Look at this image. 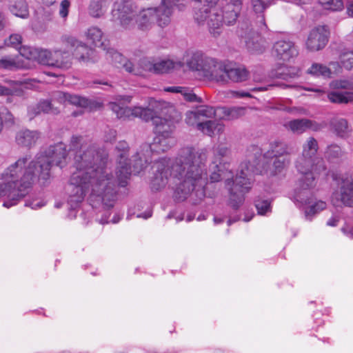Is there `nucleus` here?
Segmentation results:
<instances>
[{"mask_svg": "<svg viewBox=\"0 0 353 353\" xmlns=\"http://www.w3.org/2000/svg\"><path fill=\"white\" fill-rule=\"evenodd\" d=\"M10 10L15 16L23 19L28 17L29 14L25 0H11Z\"/></svg>", "mask_w": 353, "mask_h": 353, "instance_id": "35", "label": "nucleus"}, {"mask_svg": "<svg viewBox=\"0 0 353 353\" xmlns=\"http://www.w3.org/2000/svg\"><path fill=\"white\" fill-rule=\"evenodd\" d=\"M136 8L134 3L129 0H118L113 5L112 20L128 28L134 22L137 12Z\"/></svg>", "mask_w": 353, "mask_h": 353, "instance_id": "14", "label": "nucleus"}, {"mask_svg": "<svg viewBox=\"0 0 353 353\" xmlns=\"http://www.w3.org/2000/svg\"><path fill=\"white\" fill-rule=\"evenodd\" d=\"M37 104L41 112L53 114H57L59 112L58 108L53 107L52 102L49 100H41Z\"/></svg>", "mask_w": 353, "mask_h": 353, "instance_id": "47", "label": "nucleus"}, {"mask_svg": "<svg viewBox=\"0 0 353 353\" xmlns=\"http://www.w3.org/2000/svg\"><path fill=\"white\" fill-rule=\"evenodd\" d=\"M287 144L283 141L275 140L270 143L269 149L263 154V160H269L276 157H284L289 154Z\"/></svg>", "mask_w": 353, "mask_h": 353, "instance_id": "26", "label": "nucleus"}, {"mask_svg": "<svg viewBox=\"0 0 353 353\" xmlns=\"http://www.w3.org/2000/svg\"><path fill=\"white\" fill-rule=\"evenodd\" d=\"M8 170V167L1 173L0 179L3 182L0 183V197H6V199L3 206L9 208L17 205L20 200L24 198L28 194L23 187H21V182L19 181L6 179L4 174Z\"/></svg>", "mask_w": 353, "mask_h": 353, "instance_id": "13", "label": "nucleus"}, {"mask_svg": "<svg viewBox=\"0 0 353 353\" xmlns=\"http://www.w3.org/2000/svg\"><path fill=\"white\" fill-rule=\"evenodd\" d=\"M21 57L28 60L36 61L44 65V58L48 54L46 49H38L30 46H21L19 49Z\"/></svg>", "mask_w": 353, "mask_h": 353, "instance_id": "27", "label": "nucleus"}, {"mask_svg": "<svg viewBox=\"0 0 353 353\" xmlns=\"http://www.w3.org/2000/svg\"><path fill=\"white\" fill-rule=\"evenodd\" d=\"M248 163L249 168L248 177L252 179L253 174H263L269 173L270 175H275L285 167L289 160L285 157L273 158L269 160H264V164H260L262 150L256 145H252L248 150ZM253 179H252V181Z\"/></svg>", "mask_w": 353, "mask_h": 353, "instance_id": "8", "label": "nucleus"}, {"mask_svg": "<svg viewBox=\"0 0 353 353\" xmlns=\"http://www.w3.org/2000/svg\"><path fill=\"white\" fill-rule=\"evenodd\" d=\"M0 112L2 114L3 123L4 122L5 123H8L10 125H14V117L9 110L4 109L2 111H0Z\"/></svg>", "mask_w": 353, "mask_h": 353, "instance_id": "54", "label": "nucleus"}, {"mask_svg": "<svg viewBox=\"0 0 353 353\" xmlns=\"http://www.w3.org/2000/svg\"><path fill=\"white\" fill-rule=\"evenodd\" d=\"M334 205L338 206L339 203L349 207H353V177L346 176L341 178L339 185V192L334 193L332 197Z\"/></svg>", "mask_w": 353, "mask_h": 353, "instance_id": "17", "label": "nucleus"}, {"mask_svg": "<svg viewBox=\"0 0 353 353\" xmlns=\"http://www.w3.org/2000/svg\"><path fill=\"white\" fill-rule=\"evenodd\" d=\"M86 38L95 47L101 48L103 50L107 49L108 43L103 39V34L100 28L96 26L91 27L86 32Z\"/></svg>", "mask_w": 353, "mask_h": 353, "instance_id": "29", "label": "nucleus"}, {"mask_svg": "<svg viewBox=\"0 0 353 353\" xmlns=\"http://www.w3.org/2000/svg\"><path fill=\"white\" fill-rule=\"evenodd\" d=\"M272 54L278 59L288 61L299 54L294 42L288 39L277 40L273 46Z\"/></svg>", "mask_w": 353, "mask_h": 353, "instance_id": "20", "label": "nucleus"}, {"mask_svg": "<svg viewBox=\"0 0 353 353\" xmlns=\"http://www.w3.org/2000/svg\"><path fill=\"white\" fill-rule=\"evenodd\" d=\"M330 69H331L332 74L334 73H339L341 71L342 65L340 62L337 61H332L330 63Z\"/></svg>", "mask_w": 353, "mask_h": 353, "instance_id": "60", "label": "nucleus"}, {"mask_svg": "<svg viewBox=\"0 0 353 353\" xmlns=\"http://www.w3.org/2000/svg\"><path fill=\"white\" fill-rule=\"evenodd\" d=\"M307 72L314 77L324 78H330L332 74L331 69L323 64L317 63H312L310 68L307 69Z\"/></svg>", "mask_w": 353, "mask_h": 353, "instance_id": "39", "label": "nucleus"}, {"mask_svg": "<svg viewBox=\"0 0 353 353\" xmlns=\"http://www.w3.org/2000/svg\"><path fill=\"white\" fill-rule=\"evenodd\" d=\"M181 95H183L185 100L190 101V102H200L201 99L196 96L195 93L193 92L192 90L183 87Z\"/></svg>", "mask_w": 353, "mask_h": 353, "instance_id": "51", "label": "nucleus"}, {"mask_svg": "<svg viewBox=\"0 0 353 353\" xmlns=\"http://www.w3.org/2000/svg\"><path fill=\"white\" fill-rule=\"evenodd\" d=\"M327 98L334 103H347L352 100L351 93L339 92L336 91L330 92L327 94Z\"/></svg>", "mask_w": 353, "mask_h": 353, "instance_id": "43", "label": "nucleus"}, {"mask_svg": "<svg viewBox=\"0 0 353 353\" xmlns=\"http://www.w3.org/2000/svg\"><path fill=\"white\" fill-rule=\"evenodd\" d=\"M329 37V31L325 26H319L309 33L305 46L309 51H319L325 48Z\"/></svg>", "mask_w": 353, "mask_h": 353, "instance_id": "19", "label": "nucleus"}, {"mask_svg": "<svg viewBox=\"0 0 353 353\" xmlns=\"http://www.w3.org/2000/svg\"><path fill=\"white\" fill-rule=\"evenodd\" d=\"M190 69L199 72L204 78L220 82L224 74V64L201 52L193 54L188 61Z\"/></svg>", "mask_w": 353, "mask_h": 353, "instance_id": "11", "label": "nucleus"}, {"mask_svg": "<svg viewBox=\"0 0 353 353\" xmlns=\"http://www.w3.org/2000/svg\"><path fill=\"white\" fill-rule=\"evenodd\" d=\"M67 157L66 146L60 142L50 145L32 159L27 155L19 158L8 167L4 177L21 181V187L25 188L28 194L37 181L44 185L48 184L52 165L63 168L66 165Z\"/></svg>", "mask_w": 353, "mask_h": 353, "instance_id": "3", "label": "nucleus"}, {"mask_svg": "<svg viewBox=\"0 0 353 353\" xmlns=\"http://www.w3.org/2000/svg\"><path fill=\"white\" fill-rule=\"evenodd\" d=\"M155 74H163L169 72L172 69L176 67H181V63L180 61H174L171 59H161L154 61Z\"/></svg>", "mask_w": 353, "mask_h": 353, "instance_id": "34", "label": "nucleus"}, {"mask_svg": "<svg viewBox=\"0 0 353 353\" xmlns=\"http://www.w3.org/2000/svg\"><path fill=\"white\" fill-rule=\"evenodd\" d=\"M339 61L342 66L346 70L353 68V51L345 50L341 53Z\"/></svg>", "mask_w": 353, "mask_h": 353, "instance_id": "45", "label": "nucleus"}, {"mask_svg": "<svg viewBox=\"0 0 353 353\" xmlns=\"http://www.w3.org/2000/svg\"><path fill=\"white\" fill-rule=\"evenodd\" d=\"M183 87L181 86H170L164 88V91L168 92L180 93L181 94Z\"/></svg>", "mask_w": 353, "mask_h": 353, "instance_id": "63", "label": "nucleus"}, {"mask_svg": "<svg viewBox=\"0 0 353 353\" xmlns=\"http://www.w3.org/2000/svg\"><path fill=\"white\" fill-rule=\"evenodd\" d=\"M108 0H91L88 6L89 14L94 18H100L106 12Z\"/></svg>", "mask_w": 353, "mask_h": 353, "instance_id": "32", "label": "nucleus"}, {"mask_svg": "<svg viewBox=\"0 0 353 353\" xmlns=\"http://www.w3.org/2000/svg\"><path fill=\"white\" fill-rule=\"evenodd\" d=\"M117 137V132L113 129H109L107 132H105V134L104 136V141L105 142L112 143L115 141Z\"/></svg>", "mask_w": 353, "mask_h": 353, "instance_id": "58", "label": "nucleus"}, {"mask_svg": "<svg viewBox=\"0 0 353 353\" xmlns=\"http://www.w3.org/2000/svg\"><path fill=\"white\" fill-rule=\"evenodd\" d=\"M6 82L10 85L9 97L11 96L23 97L25 95V89H29L32 85L30 80L29 81L8 80Z\"/></svg>", "mask_w": 353, "mask_h": 353, "instance_id": "30", "label": "nucleus"}, {"mask_svg": "<svg viewBox=\"0 0 353 353\" xmlns=\"http://www.w3.org/2000/svg\"><path fill=\"white\" fill-rule=\"evenodd\" d=\"M347 13L353 17V1H350L347 5Z\"/></svg>", "mask_w": 353, "mask_h": 353, "instance_id": "64", "label": "nucleus"}, {"mask_svg": "<svg viewBox=\"0 0 353 353\" xmlns=\"http://www.w3.org/2000/svg\"><path fill=\"white\" fill-rule=\"evenodd\" d=\"M319 3L324 9L333 11L340 10L343 7L342 0H319Z\"/></svg>", "mask_w": 353, "mask_h": 353, "instance_id": "46", "label": "nucleus"}, {"mask_svg": "<svg viewBox=\"0 0 353 353\" xmlns=\"http://www.w3.org/2000/svg\"><path fill=\"white\" fill-rule=\"evenodd\" d=\"M70 150H76L74 165L77 170L67 188L70 209H76L88 193L90 201L95 199L101 201L104 208H112L117 199V185L106 168V151L88 136L77 134L72 136Z\"/></svg>", "mask_w": 353, "mask_h": 353, "instance_id": "1", "label": "nucleus"}, {"mask_svg": "<svg viewBox=\"0 0 353 353\" xmlns=\"http://www.w3.org/2000/svg\"><path fill=\"white\" fill-rule=\"evenodd\" d=\"M299 186L294 191V202L299 207L305 206V216L307 220H311L313 216L325 210L327 204L323 201L316 200L308 191L314 186L308 188L302 187L300 184V180H299Z\"/></svg>", "mask_w": 353, "mask_h": 353, "instance_id": "12", "label": "nucleus"}, {"mask_svg": "<svg viewBox=\"0 0 353 353\" xmlns=\"http://www.w3.org/2000/svg\"><path fill=\"white\" fill-rule=\"evenodd\" d=\"M224 74L223 80L220 82H226L228 79L234 82H241L248 79L249 72L245 67H229L224 65Z\"/></svg>", "mask_w": 353, "mask_h": 353, "instance_id": "23", "label": "nucleus"}, {"mask_svg": "<svg viewBox=\"0 0 353 353\" xmlns=\"http://www.w3.org/2000/svg\"><path fill=\"white\" fill-rule=\"evenodd\" d=\"M274 86H279L282 88H287L292 87L291 85H287L285 83H275V84H270L267 87H265V86L254 87V88H252L250 90L252 92H263V91L268 90L269 89V88H272Z\"/></svg>", "mask_w": 353, "mask_h": 353, "instance_id": "56", "label": "nucleus"}, {"mask_svg": "<svg viewBox=\"0 0 353 353\" xmlns=\"http://www.w3.org/2000/svg\"><path fill=\"white\" fill-rule=\"evenodd\" d=\"M175 143L172 137L156 135L151 144L143 143L140 146L134 158V171L139 173L152 161V156L169 150Z\"/></svg>", "mask_w": 353, "mask_h": 353, "instance_id": "10", "label": "nucleus"}, {"mask_svg": "<svg viewBox=\"0 0 353 353\" xmlns=\"http://www.w3.org/2000/svg\"><path fill=\"white\" fill-rule=\"evenodd\" d=\"M257 21L259 23V30L260 31H264L268 29V26L265 21V17L263 15H259L257 17Z\"/></svg>", "mask_w": 353, "mask_h": 353, "instance_id": "61", "label": "nucleus"}, {"mask_svg": "<svg viewBox=\"0 0 353 353\" xmlns=\"http://www.w3.org/2000/svg\"><path fill=\"white\" fill-rule=\"evenodd\" d=\"M105 50L107 51L106 59L108 60H110L117 67H123L126 70L125 65H127L128 63H131L130 61H128L121 53L112 48H107Z\"/></svg>", "mask_w": 353, "mask_h": 353, "instance_id": "38", "label": "nucleus"}, {"mask_svg": "<svg viewBox=\"0 0 353 353\" xmlns=\"http://www.w3.org/2000/svg\"><path fill=\"white\" fill-rule=\"evenodd\" d=\"M9 87H6L0 83V96H7L9 97ZM8 102H10V97H8L7 99Z\"/></svg>", "mask_w": 353, "mask_h": 353, "instance_id": "62", "label": "nucleus"}, {"mask_svg": "<svg viewBox=\"0 0 353 353\" xmlns=\"http://www.w3.org/2000/svg\"><path fill=\"white\" fill-rule=\"evenodd\" d=\"M46 205V202L42 199H32L26 201L25 205L30 207L32 210H37Z\"/></svg>", "mask_w": 353, "mask_h": 353, "instance_id": "53", "label": "nucleus"}, {"mask_svg": "<svg viewBox=\"0 0 353 353\" xmlns=\"http://www.w3.org/2000/svg\"><path fill=\"white\" fill-rule=\"evenodd\" d=\"M246 108L244 107H219V114H222V118L226 120L236 119L245 114Z\"/></svg>", "mask_w": 353, "mask_h": 353, "instance_id": "31", "label": "nucleus"}, {"mask_svg": "<svg viewBox=\"0 0 353 353\" xmlns=\"http://www.w3.org/2000/svg\"><path fill=\"white\" fill-rule=\"evenodd\" d=\"M300 75L299 68L294 67L282 66L279 68L276 72H272L270 76L272 78L282 79L288 80V79L295 78Z\"/></svg>", "mask_w": 353, "mask_h": 353, "instance_id": "33", "label": "nucleus"}, {"mask_svg": "<svg viewBox=\"0 0 353 353\" xmlns=\"http://www.w3.org/2000/svg\"><path fill=\"white\" fill-rule=\"evenodd\" d=\"M22 37L20 34H11L8 39L5 41V43L8 46L19 49L21 47Z\"/></svg>", "mask_w": 353, "mask_h": 353, "instance_id": "50", "label": "nucleus"}, {"mask_svg": "<svg viewBox=\"0 0 353 353\" xmlns=\"http://www.w3.org/2000/svg\"><path fill=\"white\" fill-rule=\"evenodd\" d=\"M223 6L221 10L215 8L214 4L202 0L199 5L194 7V20L199 25L207 24L210 33L217 37L222 32L223 23L227 26L234 24L241 10L240 0H219Z\"/></svg>", "mask_w": 353, "mask_h": 353, "instance_id": "5", "label": "nucleus"}, {"mask_svg": "<svg viewBox=\"0 0 353 353\" xmlns=\"http://www.w3.org/2000/svg\"><path fill=\"white\" fill-rule=\"evenodd\" d=\"M108 105L118 119L125 120L135 117H139L145 121L151 120L154 125L156 135L164 137H172L176 124L181 119L180 113L172 105L165 107V110L163 111V114H165L163 117L154 116L153 110L150 108L141 107L130 108L120 102H110Z\"/></svg>", "mask_w": 353, "mask_h": 353, "instance_id": "4", "label": "nucleus"}, {"mask_svg": "<svg viewBox=\"0 0 353 353\" xmlns=\"http://www.w3.org/2000/svg\"><path fill=\"white\" fill-rule=\"evenodd\" d=\"M285 127L294 134H303L308 130L319 131L323 125L307 119H296L287 122Z\"/></svg>", "mask_w": 353, "mask_h": 353, "instance_id": "22", "label": "nucleus"}, {"mask_svg": "<svg viewBox=\"0 0 353 353\" xmlns=\"http://www.w3.org/2000/svg\"><path fill=\"white\" fill-rule=\"evenodd\" d=\"M61 41L65 48H76L75 55L83 61H94L93 55L95 51L89 48L85 44L79 41L75 37L65 35L61 37Z\"/></svg>", "mask_w": 353, "mask_h": 353, "instance_id": "21", "label": "nucleus"}, {"mask_svg": "<svg viewBox=\"0 0 353 353\" xmlns=\"http://www.w3.org/2000/svg\"><path fill=\"white\" fill-rule=\"evenodd\" d=\"M39 137L40 134L37 130L22 129L16 134L15 141L18 145L30 148L35 145Z\"/></svg>", "mask_w": 353, "mask_h": 353, "instance_id": "24", "label": "nucleus"}, {"mask_svg": "<svg viewBox=\"0 0 353 353\" xmlns=\"http://www.w3.org/2000/svg\"><path fill=\"white\" fill-rule=\"evenodd\" d=\"M352 84L347 80H335L330 83V87L333 89H350Z\"/></svg>", "mask_w": 353, "mask_h": 353, "instance_id": "52", "label": "nucleus"}, {"mask_svg": "<svg viewBox=\"0 0 353 353\" xmlns=\"http://www.w3.org/2000/svg\"><path fill=\"white\" fill-rule=\"evenodd\" d=\"M179 0H161V5L157 8H148L143 10L136 20L138 28L141 30H150L153 24V15L155 14L159 26H168L171 21L173 7Z\"/></svg>", "mask_w": 353, "mask_h": 353, "instance_id": "9", "label": "nucleus"}, {"mask_svg": "<svg viewBox=\"0 0 353 353\" xmlns=\"http://www.w3.org/2000/svg\"><path fill=\"white\" fill-rule=\"evenodd\" d=\"M332 125L336 134L343 138L347 137L351 131L347 121L344 119H335Z\"/></svg>", "mask_w": 353, "mask_h": 353, "instance_id": "40", "label": "nucleus"}, {"mask_svg": "<svg viewBox=\"0 0 353 353\" xmlns=\"http://www.w3.org/2000/svg\"><path fill=\"white\" fill-rule=\"evenodd\" d=\"M272 0H252V4L255 12H262L271 3Z\"/></svg>", "mask_w": 353, "mask_h": 353, "instance_id": "49", "label": "nucleus"}, {"mask_svg": "<svg viewBox=\"0 0 353 353\" xmlns=\"http://www.w3.org/2000/svg\"><path fill=\"white\" fill-rule=\"evenodd\" d=\"M125 66L128 72L137 76H143L145 72L155 73L154 61L147 57L141 59L137 65L128 63Z\"/></svg>", "mask_w": 353, "mask_h": 353, "instance_id": "25", "label": "nucleus"}, {"mask_svg": "<svg viewBox=\"0 0 353 353\" xmlns=\"http://www.w3.org/2000/svg\"><path fill=\"white\" fill-rule=\"evenodd\" d=\"M38 104L29 106L28 108V116L30 120L33 119L36 116L41 114Z\"/></svg>", "mask_w": 353, "mask_h": 353, "instance_id": "57", "label": "nucleus"}, {"mask_svg": "<svg viewBox=\"0 0 353 353\" xmlns=\"http://www.w3.org/2000/svg\"><path fill=\"white\" fill-rule=\"evenodd\" d=\"M343 152L340 146L336 144L328 145L325 152V158L330 162H334L342 157Z\"/></svg>", "mask_w": 353, "mask_h": 353, "instance_id": "44", "label": "nucleus"}, {"mask_svg": "<svg viewBox=\"0 0 353 353\" xmlns=\"http://www.w3.org/2000/svg\"><path fill=\"white\" fill-rule=\"evenodd\" d=\"M195 111L202 121H208V119L213 118L219 114L218 108L214 109L213 107L208 105H201Z\"/></svg>", "mask_w": 353, "mask_h": 353, "instance_id": "41", "label": "nucleus"}, {"mask_svg": "<svg viewBox=\"0 0 353 353\" xmlns=\"http://www.w3.org/2000/svg\"><path fill=\"white\" fill-rule=\"evenodd\" d=\"M185 122L189 125L195 126L196 128L198 130L199 124H201L203 121L200 120L197 113L196 112L195 110H194L189 111L186 113Z\"/></svg>", "mask_w": 353, "mask_h": 353, "instance_id": "48", "label": "nucleus"}, {"mask_svg": "<svg viewBox=\"0 0 353 353\" xmlns=\"http://www.w3.org/2000/svg\"><path fill=\"white\" fill-rule=\"evenodd\" d=\"M230 94L232 97L234 98H244V97H248L251 98L252 96L249 92L246 91H236V90H232L230 91Z\"/></svg>", "mask_w": 353, "mask_h": 353, "instance_id": "59", "label": "nucleus"}, {"mask_svg": "<svg viewBox=\"0 0 353 353\" xmlns=\"http://www.w3.org/2000/svg\"><path fill=\"white\" fill-rule=\"evenodd\" d=\"M128 144L125 141H120L117 145V150L121 152L119 154V162L117 166L116 174L118 180V184L121 187H125L128 185V180L129 179L131 174L134 172V169L132 170L131 166L128 163L127 159Z\"/></svg>", "mask_w": 353, "mask_h": 353, "instance_id": "16", "label": "nucleus"}, {"mask_svg": "<svg viewBox=\"0 0 353 353\" xmlns=\"http://www.w3.org/2000/svg\"><path fill=\"white\" fill-rule=\"evenodd\" d=\"M318 143L314 137H310L303 145V152L296 164L298 172L301 174L299 179L302 187L308 188L316 185V176L326 172V166L323 158L316 156Z\"/></svg>", "mask_w": 353, "mask_h": 353, "instance_id": "7", "label": "nucleus"}, {"mask_svg": "<svg viewBox=\"0 0 353 353\" xmlns=\"http://www.w3.org/2000/svg\"><path fill=\"white\" fill-rule=\"evenodd\" d=\"M23 65L19 60V56H2L0 57V69L15 70L22 68Z\"/></svg>", "mask_w": 353, "mask_h": 353, "instance_id": "37", "label": "nucleus"}, {"mask_svg": "<svg viewBox=\"0 0 353 353\" xmlns=\"http://www.w3.org/2000/svg\"><path fill=\"white\" fill-rule=\"evenodd\" d=\"M258 30H254L252 25L248 21H245L239 25L237 29L238 35L245 39V42L248 48H250V43H253L254 40L258 37Z\"/></svg>", "mask_w": 353, "mask_h": 353, "instance_id": "28", "label": "nucleus"}, {"mask_svg": "<svg viewBox=\"0 0 353 353\" xmlns=\"http://www.w3.org/2000/svg\"><path fill=\"white\" fill-rule=\"evenodd\" d=\"M48 52L44 58V65L59 68L68 70L72 65V57L69 50H47Z\"/></svg>", "mask_w": 353, "mask_h": 353, "instance_id": "18", "label": "nucleus"}, {"mask_svg": "<svg viewBox=\"0 0 353 353\" xmlns=\"http://www.w3.org/2000/svg\"><path fill=\"white\" fill-rule=\"evenodd\" d=\"M70 2L68 0H63L60 4L59 15L65 19L68 14Z\"/></svg>", "mask_w": 353, "mask_h": 353, "instance_id": "55", "label": "nucleus"}, {"mask_svg": "<svg viewBox=\"0 0 353 353\" xmlns=\"http://www.w3.org/2000/svg\"><path fill=\"white\" fill-rule=\"evenodd\" d=\"M255 207L260 215H268L272 212L271 201L258 196L254 201Z\"/></svg>", "mask_w": 353, "mask_h": 353, "instance_id": "42", "label": "nucleus"}, {"mask_svg": "<svg viewBox=\"0 0 353 353\" xmlns=\"http://www.w3.org/2000/svg\"><path fill=\"white\" fill-rule=\"evenodd\" d=\"M217 171H214L210 176L211 183L218 182L225 179V187L229 191L230 205L234 209H238L244 201V195L251 189L252 179L248 177L250 174L248 163L245 162L240 165V170L234 179L231 171L223 170L218 165L214 166Z\"/></svg>", "mask_w": 353, "mask_h": 353, "instance_id": "6", "label": "nucleus"}, {"mask_svg": "<svg viewBox=\"0 0 353 353\" xmlns=\"http://www.w3.org/2000/svg\"><path fill=\"white\" fill-rule=\"evenodd\" d=\"M224 125L213 121H203L199 124V130L208 136H212L216 132L221 133L223 131Z\"/></svg>", "mask_w": 353, "mask_h": 353, "instance_id": "36", "label": "nucleus"}, {"mask_svg": "<svg viewBox=\"0 0 353 353\" xmlns=\"http://www.w3.org/2000/svg\"><path fill=\"white\" fill-rule=\"evenodd\" d=\"M206 160V151L193 147L181 148L171 168L165 159L155 160L152 191H161L168 185L176 201H183L191 196L194 204L200 203L205 196Z\"/></svg>", "mask_w": 353, "mask_h": 353, "instance_id": "2", "label": "nucleus"}, {"mask_svg": "<svg viewBox=\"0 0 353 353\" xmlns=\"http://www.w3.org/2000/svg\"><path fill=\"white\" fill-rule=\"evenodd\" d=\"M52 98L53 101L60 103H68L79 107L88 108L90 110L99 109L103 105L102 103L97 101L59 90L52 93Z\"/></svg>", "mask_w": 353, "mask_h": 353, "instance_id": "15", "label": "nucleus"}]
</instances>
